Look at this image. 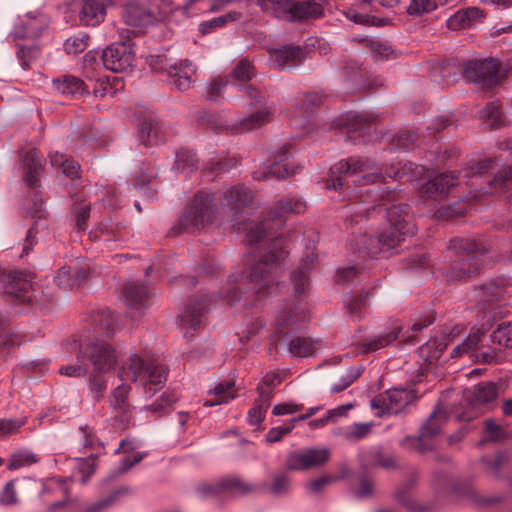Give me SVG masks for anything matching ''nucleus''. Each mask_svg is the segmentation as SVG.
I'll list each match as a JSON object with an SVG mask.
<instances>
[{
    "label": "nucleus",
    "mask_w": 512,
    "mask_h": 512,
    "mask_svg": "<svg viewBox=\"0 0 512 512\" xmlns=\"http://www.w3.org/2000/svg\"><path fill=\"white\" fill-rule=\"evenodd\" d=\"M438 6L436 0H410L406 12L410 16H422L423 14L433 12Z\"/></svg>",
    "instance_id": "obj_54"
},
{
    "label": "nucleus",
    "mask_w": 512,
    "mask_h": 512,
    "mask_svg": "<svg viewBox=\"0 0 512 512\" xmlns=\"http://www.w3.org/2000/svg\"><path fill=\"white\" fill-rule=\"evenodd\" d=\"M130 386H116L109 398L111 407L114 409H125L127 407Z\"/></svg>",
    "instance_id": "obj_60"
},
{
    "label": "nucleus",
    "mask_w": 512,
    "mask_h": 512,
    "mask_svg": "<svg viewBox=\"0 0 512 512\" xmlns=\"http://www.w3.org/2000/svg\"><path fill=\"white\" fill-rule=\"evenodd\" d=\"M288 243L286 237L274 236L269 243L268 251L259 260L250 264L249 274H245V279L257 285L260 275L261 280L267 285L271 279L278 276L281 264L289 254Z\"/></svg>",
    "instance_id": "obj_12"
},
{
    "label": "nucleus",
    "mask_w": 512,
    "mask_h": 512,
    "mask_svg": "<svg viewBox=\"0 0 512 512\" xmlns=\"http://www.w3.org/2000/svg\"><path fill=\"white\" fill-rule=\"evenodd\" d=\"M252 199V192L240 184L223 192L198 190L185 205L182 216L169 234L178 236L183 232H198L212 224L222 213L232 216V221L238 225V216L250 206Z\"/></svg>",
    "instance_id": "obj_2"
},
{
    "label": "nucleus",
    "mask_w": 512,
    "mask_h": 512,
    "mask_svg": "<svg viewBox=\"0 0 512 512\" xmlns=\"http://www.w3.org/2000/svg\"><path fill=\"white\" fill-rule=\"evenodd\" d=\"M35 275L28 271H14L7 276L5 296L14 304H28L33 297Z\"/></svg>",
    "instance_id": "obj_19"
},
{
    "label": "nucleus",
    "mask_w": 512,
    "mask_h": 512,
    "mask_svg": "<svg viewBox=\"0 0 512 512\" xmlns=\"http://www.w3.org/2000/svg\"><path fill=\"white\" fill-rule=\"evenodd\" d=\"M22 180L31 190L40 187V178L45 169L42 153L37 148L21 149L19 151Z\"/></svg>",
    "instance_id": "obj_20"
},
{
    "label": "nucleus",
    "mask_w": 512,
    "mask_h": 512,
    "mask_svg": "<svg viewBox=\"0 0 512 512\" xmlns=\"http://www.w3.org/2000/svg\"><path fill=\"white\" fill-rule=\"evenodd\" d=\"M293 146L286 143L273 155L272 163L264 171H254L252 177L256 181L269 178L284 179L296 173V169L290 163L285 162L292 155Z\"/></svg>",
    "instance_id": "obj_23"
},
{
    "label": "nucleus",
    "mask_w": 512,
    "mask_h": 512,
    "mask_svg": "<svg viewBox=\"0 0 512 512\" xmlns=\"http://www.w3.org/2000/svg\"><path fill=\"white\" fill-rule=\"evenodd\" d=\"M90 36L85 32H79L64 42V50L67 54L82 53L89 45Z\"/></svg>",
    "instance_id": "obj_50"
},
{
    "label": "nucleus",
    "mask_w": 512,
    "mask_h": 512,
    "mask_svg": "<svg viewBox=\"0 0 512 512\" xmlns=\"http://www.w3.org/2000/svg\"><path fill=\"white\" fill-rule=\"evenodd\" d=\"M237 386H214L208 391V397L204 400L205 406H216L228 403L237 396Z\"/></svg>",
    "instance_id": "obj_42"
},
{
    "label": "nucleus",
    "mask_w": 512,
    "mask_h": 512,
    "mask_svg": "<svg viewBox=\"0 0 512 512\" xmlns=\"http://www.w3.org/2000/svg\"><path fill=\"white\" fill-rule=\"evenodd\" d=\"M435 314L428 311L422 314L406 332L402 331V327H394L389 332H385L376 337L367 338L358 344L359 352L367 354L384 348L395 340L400 339L403 343L415 345L420 341L419 333L435 322Z\"/></svg>",
    "instance_id": "obj_11"
},
{
    "label": "nucleus",
    "mask_w": 512,
    "mask_h": 512,
    "mask_svg": "<svg viewBox=\"0 0 512 512\" xmlns=\"http://www.w3.org/2000/svg\"><path fill=\"white\" fill-rule=\"evenodd\" d=\"M496 386H472L463 390L460 396L453 387L444 390L435 410L421 426L419 436L405 437L401 446L423 454L435 448L434 438L441 433L448 420L469 422L490 409L497 397Z\"/></svg>",
    "instance_id": "obj_1"
},
{
    "label": "nucleus",
    "mask_w": 512,
    "mask_h": 512,
    "mask_svg": "<svg viewBox=\"0 0 512 512\" xmlns=\"http://www.w3.org/2000/svg\"><path fill=\"white\" fill-rule=\"evenodd\" d=\"M91 322L95 325V331L105 336H113L116 328V319L108 309L98 310L91 314Z\"/></svg>",
    "instance_id": "obj_39"
},
{
    "label": "nucleus",
    "mask_w": 512,
    "mask_h": 512,
    "mask_svg": "<svg viewBox=\"0 0 512 512\" xmlns=\"http://www.w3.org/2000/svg\"><path fill=\"white\" fill-rule=\"evenodd\" d=\"M168 368L156 359H146L138 354L131 355L118 371L122 384H164L167 381Z\"/></svg>",
    "instance_id": "obj_10"
},
{
    "label": "nucleus",
    "mask_w": 512,
    "mask_h": 512,
    "mask_svg": "<svg viewBox=\"0 0 512 512\" xmlns=\"http://www.w3.org/2000/svg\"><path fill=\"white\" fill-rule=\"evenodd\" d=\"M157 14V11L150 5L144 8L136 3H129L123 10V19L129 26H142L151 21V18Z\"/></svg>",
    "instance_id": "obj_34"
},
{
    "label": "nucleus",
    "mask_w": 512,
    "mask_h": 512,
    "mask_svg": "<svg viewBox=\"0 0 512 512\" xmlns=\"http://www.w3.org/2000/svg\"><path fill=\"white\" fill-rule=\"evenodd\" d=\"M498 159L496 157L486 158L471 162L464 170L463 177L472 179L468 195L460 198L451 204L438 208L434 217L438 220H452L464 216L468 209L483 201L489 194L494 192H507L512 187V165L500 169L493 178H487V174L495 169Z\"/></svg>",
    "instance_id": "obj_4"
},
{
    "label": "nucleus",
    "mask_w": 512,
    "mask_h": 512,
    "mask_svg": "<svg viewBox=\"0 0 512 512\" xmlns=\"http://www.w3.org/2000/svg\"><path fill=\"white\" fill-rule=\"evenodd\" d=\"M250 265L245 268L241 273L232 274L230 276L229 282L231 284V288L225 293L223 299L230 306L234 305L237 302H240L244 298L245 305L250 303V299H252L251 305H256V302L260 301L261 298L267 296L271 293V289L274 284L278 285V282L275 280L282 274V269L278 272V276L271 279V281L266 285L261 280V276L259 275L258 283L255 285L253 282H249L248 279H245V274H249Z\"/></svg>",
    "instance_id": "obj_13"
},
{
    "label": "nucleus",
    "mask_w": 512,
    "mask_h": 512,
    "mask_svg": "<svg viewBox=\"0 0 512 512\" xmlns=\"http://www.w3.org/2000/svg\"><path fill=\"white\" fill-rule=\"evenodd\" d=\"M456 328L449 331L443 330L439 334L432 336L426 343L418 348L419 357L424 361L418 368L415 380L411 384H420L424 381H431L428 373L431 365L435 363L443 354L447 346L453 342Z\"/></svg>",
    "instance_id": "obj_14"
},
{
    "label": "nucleus",
    "mask_w": 512,
    "mask_h": 512,
    "mask_svg": "<svg viewBox=\"0 0 512 512\" xmlns=\"http://www.w3.org/2000/svg\"><path fill=\"white\" fill-rule=\"evenodd\" d=\"M309 321V313L302 302L293 306H285L279 313L274 331L271 335L272 343L277 347L285 344L288 353L293 358H309L316 354L321 341L309 336L294 335Z\"/></svg>",
    "instance_id": "obj_6"
},
{
    "label": "nucleus",
    "mask_w": 512,
    "mask_h": 512,
    "mask_svg": "<svg viewBox=\"0 0 512 512\" xmlns=\"http://www.w3.org/2000/svg\"><path fill=\"white\" fill-rule=\"evenodd\" d=\"M89 271L78 265H65L59 268L54 281L64 290L79 288L88 278Z\"/></svg>",
    "instance_id": "obj_31"
},
{
    "label": "nucleus",
    "mask_w": 512,
    "mask_h": 512,
    "mask_svg": "<svg viewBox=\"0 0 512 512\" xmlns=\"http://www.w3.org/2000/svg\"><path fill=\"white\" fill-rule=\"evenodd\" d=\"M481 117L490 123L492 128H499L504 124L501 103L491 101L486 104L481 112Z\"/></svg>",
    "instance_id": "obj_49"
},
{
    "label": "nucleus",
    "mask_w": 512,
    "mask_h": 512,
    "mask_svg": "<svg viewBox=\"0 0 512 512\" xmlns=\"http://www.w3.org/2000/svg\"><path fill=\"white\" fill-rule=\"evenodd\" d=\"M40 49L36 45L20 46L17 50V58L24 70L31 68L32 63L38 57Z\"/></svg>",
    "instance_id": "obj_58"
},
{
    "label": "nucleus",
    "mask_w": 512,
    "mask_h": 512,
    "mask_svg": "<svg viewBox=\"0 0 512 512\" xmlns=\"http://www.w3.org/2000/svg\"><path fill=\"white\" fill-rule=\"evenodd\" d=\"M325 95L321 92H309L303 95L298 104L299 112L303 117L312 115L324 102Z\"/></svg>",
    "instance_id": "obj_47"
},
{
    "label": "nucleus",
    "mask_w": 512,
    "mask_h": 512,
    "mask_svg": "<svg viewBox=\"0 0 512 512\" xmlns=\"http://www.w3.org/2000/svg\"><path fill=\"white\" fill-rule=\"evenodd\" d=\"M274 110L271 107H265L248 117L241 120L239 126L235 128L239 131L246 132L261 127L264 123L270 120Z\"/></svg>",
    "instance_id": "obj_44"
},
{
    "label": "nucleus",
    "mask_w": 512,
    "mask_h": 512,
    "mask_svg": "<svg viewBox=\"0 0 512 512\" xmlns=\"http://www.w3.org/2000/svg\"><path fill=\"white\" fill-rule=\"evenodd\" d=\"M306 209V203L298 197H286L277 201L269 210L268 216L254 227L248 229L246 242L254 245L272 237L286 222L289 213L300 214Z\"/></svg>",
    "instance_id": "obj_8"
},
{
    "label": "nucleus",
    "mask_w": 512,
    "mask_h": 512,
    "mask_svg": "<svg viewBox=\"0 0 512 512\" xmlns=\"http://www.w3.org/2000/svg\"><path fill=\"white\" fill-rule=\"evenodd\" d=\"M271 386H257L259 396L262 399V402L253 408H251L248 412V422L251 425L260 424L265 416V413L270 405V398L272 395Z\"/></svg>",
    "instance_id": "obj_40"
},
{
    "label": "nucleus",
    "mask_w": 512,
    "mask_h": 512,
    "mask_svg": "<svg viewBox=\"0 0 512 512\" xmlns=\"http://www.w3.org/2000/svg\"><path fill=\"white\" fill-rule=\"evenodd\" d=\"M150 296L148 286L142 282L130 281L122 288V297L129 309L146 310L150 306Z\"/></svg>",
    "instance_id": "obj_28"
},
{
    "label": "nucleus",
    "mask_w": 512,
    "mask_h": 512,
    "mask_svg": "<svg viewBox=\"0 0 512 512\" xmlns=\"http://www.w3.org/2000/svg\"><path fill=\"white\" fill-rule=\"evenodd\" d=\"M489 245L481 239L455 237L449 241L451 264L446 272L450 281L462 280L478 274L483 266L482 256Z\"/></svg>",
    "instance_id": "obj_7"
},
{
    "label": "nucleus",
    "mask_w": 512,
    "mask_h": 512,
    "mask_svg": "<svg viewBox=\"0 0 512 512\" xmlns=\"http://www.w3.org/2000/svg\"><path fill=\"white\" fill-rule=\"evenodd\" d=\"M500 67V62L494 58L471 60L465 64L463 77L467 82L488 90L499 84Z\"/></svg>",
    "instance_id": "obj_16"
},
{
    "label": "nucleus",
    "mask_w": 512,
    "mask_h": 512,
    "mask_svg": "<svg viewBox=\"0 0 512 512\" xmlns=\"http://www.w3.org/2000/svg\"><path fill=\"white\" fill-rule=\"evenodd\" d=\"M52 88L60 95L80 98L90 92L84 81L71 74H62L52 79Z\"/></svg>",
    "instance_id": "obj_30"
},
{
    "label": "nucleus",
    "mask_w": 512,
    "mask_h": 512,
    "mask_svg": "<svg viewBox=\"0 0 512 512\" xmlns=\"http://www.w3.org/2000/svg\"><path fill=\"white\" fill-rule=\"evenodd\" d=\"M484 334L480 329H477L471 333L462 343L456 345L451 354V358H458L465 354L469 357H476L477 360L491 364L496 362L497 353L493 349H484L483 347L476 348L480 342L481 335Z\"/></svg>",
    "instance_id": "obj_27"
},
{
    "label": "nucleus",
    "mask_w": 512,
    "mask_h": 512,
    "mask_svg": "<svg viewBox=\"0 0 512 512\" xmlns=\"http://www.w3.org/2000/svg\"><path fill=\"white\" fill-rule=\"evenodd\" d=\"M291 374L289 368H275L264 375L260 384H281L282 382L288 381Z\"/></svg>",
    "instance_id": "obj_62"
},
{
    "label": "nucleus",
    "mask_w": 512,
    "mask_h": 512,
    "mask_svg": "<svg viewBox=\"0 0 512 512\" xmlns=\"http://www.w3.org/2000/svg\"><path fill=\"white\" fill-rule=\"evenodd\" d=\"M177 399L178 395L175 390L168 389L164 391L154 403L150 404L148 409L156 413L165 412L177 401Z\"/></svg>",
    "instance_id": "obj_57"
},
{
    "label": "nucleus",
    "mask_w": 512,
    "mask_h": 512,
    "mask_svg": "<svg viewBox=\"0 0 512 512\" xmlns=\"http://www.w3.org/2000/svg\"><path fill=\"white\" fill-rule=\"evenodd\" d=\"M90 212V204L81 202L73 206L77 231L84 232L87 229Z\"/></svg>",
    "instance_id": "obj_59"
},
{
    "label": "nucleus",
    "mask_w": 512,
    "mask_h": 512,
    "mask_svg": "<svg viewBox=\"0 0 512 512\" xmlns=\"http://www.w3.org/2000/svg\"><path fill=\"white\" fill-rule=\"evenodd\" d=\"M460 174L444 172L433 177L418 187V193L425 200L441 201L458 190Z\"/></svg>",
    "instance_id": "obj_18"
},
{
    "label": "nucleus",
    "mask_w": 512,
    "mask_h": 512,
    "mask_svg": "<svg viewBox=\"0 0 512 512\" xmlns=\"http://www.w3.org/2000/svg\"><path fill=\"white\" fill-rule=\"evenodd\" d=\"M39 462L36 454L28 449H19L14 451L8 458L7 469L16 471L24 467L31 466Z\"/></svg>",
    "instance_id": "obj_43"
},
{
    "label": "nucleus",
    "mask_w": 512,
    "mask_h": 512,
    "mask_svg": "<svg viewBox=\"0 0 512 512\" xmlns=\"http://www.w3.org/2000/svg\"><path fill=\"white\" fill-rule=\"evenodd\" d=\"M477 12L478 9L476 8H468L466 10L457 11L447 20L448 28L456 30L470 26L471 20Z\"/></svg>",
    "instance_id": "obj_52"
},
{
    "label": "nucleus",
    "mask_w": 512,
    "mask_h": 512,
    "mask_svg": "<svg viewBox=\"0 0 512 512\" xmlns=\"http://www.w3.org/2000/svg\"><path fill=\"white\" fill-rule=\"evenodd\" d=\"M96 467V457L90 455L87 458L77 459V468L82 474V483H86L88 479L94 474Z\"/></svg>",
    "instance_id": "obj_64"
},
{
    "label": "nucleus",
    "mask_w": 512,
    "mask_h": 512,
    "mask_svg": "<svg viewBox=\"0 0 512 512\" xmlns=\"http://www.w3.org/2000/svg\"><path fill=\"white\" fill-rule=\"evenodd\" d=\"M256 75V68L247 58L237 62L233 70L228 75V81L234 85L245 87Z\"/></svg>",
    "instance_id": "obj_38"
},
{
    "label": "nucleus",
    "mask_w": 512,
    "mask_h": 512,
    "mask_svg": "<svg viewBox=\"0 0 512 512\" xmlns=\"http://www.w3.org/2000/svg\"><path fill=\"white\" fill-rule=\"evenodd\" d=\"M427 172L424 165L409 161L392 162L385 166L383 172V168L369 158L350 156L330 167L324 188L338 191L343 200H350V179L356 186L382 182L385 176L400 182H413L421 179Z\"/></svg>",
    "instance_id": "obj_3"
},
{
    "label": "nucleus",
    "mask_w": 512,
    "mask_h": 512,
    "mask_svg": "<svg viewBox=\"0 0 512 512\" xmlns=\"http://www.w3.org/2000/svg\"><path fill=\"white\" fill-rule=\"evenodd\" d=\"M195 72L196 66L187 59L170 65L167 69L170 83L179 91H185L191 87Z\"/></svg>",
    "instance_id": "obj_32"
},
{
    "label": "nucleus",
    "mask_w": 512,
    "mask_h": 512,
    "mask_svg": "<svg viewBox=\"0 0 512 512\" xmlns=\"http://www.w3.org/2000/svg\"><path fill=\"white\" fill-rule=\"evenodd\" d=\"M411 386H392L384 393L375 396L371 402V409L378 417L385 414H397L416 399V391Z\"/></svg>",
    "instance_id": "obj_15"
},
{
    "label": "nucleus",
    "mask_w": 512,
    "mask_h": 512,
    "mask_svg": "<svg viewBox=\"0 0 512 512\" xmlns=\"http://www.w3.org/2000/svg\"><path fill=\"white\" fill-rule=\"evenodd\" d=\"M338 125L346 129L349 140L366 143V137L376 130V117L371 112H348L339 119Z\"/></svg>",
    "instance_id": "obj_17"
},
{
    "label": "nucleus",
    "mask_w": 512,
    "mask_h": 512,
    "mask_svg": "<svg viewBox=\"0 0 512 512\" xmlns=\"http://www.w3.org/2000/svg\"><path fill=\"white\" fill-rule=\"evenodd\" d=\"M509 461L510 456L506 451L498 452L494 457L485 456L482 458V462L496 477L501 476V469L504 468Z\"/></svg>",
    "instance_id": "obj_56"
},
{
    "label": "nucleus",
    "mask_w": 512,
    "mask_h": 512,
    "mask_svg": "<svg viewBox=\"0 0 512 512\" xmlns=\"http://www.w3.org/2000/svg\"><path fill=\"white\" fill-rule=\"evenodd\" d=\"M269 59L275 68L283 70L302 64L304 53L300 46L284 45L269 50Z\"/></svg>",
    "instance_id": "obj_29"
},
{
    "label": "nucleus",
    "mask_w": 512,
    "mask_h": 512,
    "mask_svg": "<svg viewBox=\"0 0 512 512\" xmlns=\"http://www.w3.org/2000/svg\"><path fill=\"white\" fill-rule=\"evenodd\" d=\"M70 478H51L48 479L43 488V497L47 494H55L59 496V499L49 504V510H55L62 507L68 501V482Z\"/></svg>",
    "instance_id": "obj_36"
},
{
    "label": "nucleus",
    "mask_w": 512,
    "mask_h": 512,
    "mask_svg": "<svg viewBox=\"0 0 512 512\" xmlns=\"http://www.w3.org/2000/svg\"><path fill=\"white\" fill-rule=\"evenodd\" d=\"M242 14L238 11H230L226 14L202 21L199 24L198 31L202 36L214 32L217 28L224 27L230 22H235L241 18Z\"/></svg>",
    "instance_id": "obj_41"
},
{
    "label": "nucleus",
    "mask_w": 512,
    "mask_h": 512,
    "mask_svg": "<svg viewBox=\"0 0 512 512\" xmlns=\"http://www.w3.org/2000/svg\"><path fill=\"white\" fill-rule=\"evenodd\" d=\"M210 298L202 296L200 298H190L184 309L179 315L180 325L185 329L186 334L202 328L204 325V316L209 310Z\"/></svg>",
    "instance_id": "obj_24"
},
{
    "label": "nucleus",
    "mask_w": 512,
    "mask_h": 512,
    "mask_svg": "<svg viewBox=\"0 0 512 512\" xmlns=\"http://www.w3.org/2000/svg\"><path fill=\"white\" fill-rule=\"evenodd\" d=\"M157 175L156 168L151 166L150 162H143L139 174L134 178V187L140 190L144 189Z\"/></svg>",
    "instance_id": "obj_55"
},
{
    "label": "nucleus",
    "mask_w": 512,
    "mask_h": 512,
    "mask_svg": "<svg viewBox=\"0 0 512 512\" xmlns=\"http://www.w3.org/2000/svg\"><path fill=\"white\" fill-rule=\"evenodd\" d=\"M103 67L102 51L91 50L84 55L83 69L85 76L90 80H100L98 71Z\"/></svg>",
    "instance_id": "obj_45"
},
{
    "label": "nucleus",
    "mask_w": 512,
    "mask_h": 512,
    "mask_svg": "<svg viewBox=\"0 0 512 512\" xmlns=\"http://www.w3.org/2000/svg\"><path fill=\"white\" fill-rule=\"evenodd\" d=\"M330 458L327 448H310L288 455L286 466L290 470H308L325 464Z\"/></svg>",
    "instance_id": "obj_26"
},
{
    "label": "nucleus",
    "mask_w": 512,
    "mask_h": 512,
    "mask_svg": "<svg viewBox=\"0 0 512 512\" xmlns=\"http://www.w3.org/2000/svg\"><path fill=\"white\" fill-rule=\"evenodd\" d=\"M255 486L242 481L237 476H226L215 483H205L198 487L202 496H240L254 491Z\"/></svg>",
    "instance_id": "obj_22"
},
{
    "label": "nucleus",
    "mask_w": 512,
    "mask_h": 512,
    "mask_svg": "<svg viewBox=\"0 0 512 512\" xmlns=\"http://www.w3.org/2000/svg\"><path fill=\"white\" fill-rule=\"evenodd\" d=\"M90 234L95 238L104 237L105 241L118 240L120 238L119 224L114 226L110 219L102 221Z\"/></svg>",
    "instance_id": "obj_53"
},
{
    "label": "nucleus",
    "mask_w": 512,
    "mask_h": 512,
    "mask_svg": "<svg viewBox=\"0 0 512 512\" xmlns=\"http://www.w3.org/2000/svg\"><path fill=\"white\" fill-rule=\"evenodd\" d=\"M198 158L196 153L189 149H180L176 152L174 167L178 171L190 174L198 169Z\"/></svg>",
    "instance_id": "obj_46"
},
{
    "label": "nucleus",
    "mask_w": 512,
    "mask_h": 512,
    "mask_svg": "<svg viewBox=\"0 0 512 512\" xmlns=\"http://www.w3.org/2000/svg\"><path fill=\"white\" fill-rule=\"evenodd\" d=\"M504 293L505 285L502 280L486 281L475 290L478 308L485 311L487 307L490 306L489 314H491L494 319L505 317L507 311L504 306H493V303L503 297Z\"/></svg>",
    "instance_id": "obj_21"
},
{
    "label": "nucleus",
    "mask_w": 512,
    "mask_h": 512,
    "mask_svg": "<svg viewBox=\"0 0 512 512\" xmlns=\"http://www.w3.org/2000/svg\"><path fill=\"white\" fill-rule=\"evenodd\" d=\"M385 211L389 226L379 235L359 233L349 239V249L359 258H376L398 247L406 236L415 234L414 225L407 220V204H392Z\"/></svg>",
    "instance_id": "obj_5"
},
{
    "label": "nucleus",
    "mask_w": 512,
    "mask_h": 512,
    "mask_svg": "<svg viewBox=\"0 0 512 512\" xmlns=\"http://www.w3.org/2000/svg\"><path fill=\"white\" fill-rule=\"evenodd\" d=\"M493 344L512 349V323L503 322L490 335Z\"/></svg>",
    "instance_id": "obj_48"
},
{
    "label": "nucleus",
    "mask_w": 512,
    "mask_h": 512,
    "mask_svg": "<svg viewBox=\"0 0 512 512\" xmlns=\"http://www.w3.org/2000/svg\"><path fill=\"white\" fill-rule=\"evenodd\" d=\"M369 295L365 291H361L359 294L353 296L348 305L347 311L352 316H361L362 310L366 307Z\"/></svg>",
    "instance_id": "obj_63"
},
{
    "label": "nucleus",
    "mask_w": 512,
    "mask_h": 512,
    "mask_svg": "<svg viewBox=\"0 0 512 512\" xmlns=\"http://www.w3.org/2000/svg\"><path fill=\"white\" fill-rule=\"evenodd\" d=\"M317 254L313 251H307L301 259L299 267L291 273V282L295 289L296 297L302 296L309 286V273L313 269Z\"/></svg>",
    "instance_id": "obj_33"
},
{
    "label": "nucleus",
    "mask_w": 512,
    "mask_h": 512,
    "mask_svg": "<svg viewBox=\"0 0 512 512\" xmlns=\"http://www.w3.org/2000/svg\"><path fill=\"white\" fill-rule=\"evenodd\" d=\"M134 52L125 43H116L102 50L103 67L115 73L126 71L132 67Z\"/></svg>",
    "instance_id": "obj_25"
},
{
    "label": "nucleus",
    "mask_w": 512,
    "mask_h": 512,
    "mask_svg": "<svg viewBox=\"0 0 512 512\" xmlns=\"http://www.w3.org/2000/svg\"><path fill=\"white\" fill-rule=\"evenodd\" d=\"M418 140V134L414 131H402L399 132L392 140L393 145L396 148L409 150L412 148Z\"/></svg>",
    "instance_id": "obj_61"
},
{
    "label": "nucleus",
    "mask_w": 512,
    "mask_h": 512,
    "mask_svg": "<svg viewBox=\"0 0 512 512\" xmlns=\"http://www.w3.org/2000/svg\"><path fill=\"white\" fill-rule=\"evenodd\" d=\"M139 138L143 145L150 147L163 143L166 135L160 123L150 118L140 124Z\"/></svg>",
    "instance_id": "obj_35"
},
{
    "label": "nucleus",
    "mask_w": 512,
    "mask_h": 512,
    "mask_svg": "<svg viewBox=\"0 0 512 512\" xmlns=\"http://www.w3.org/2000/svg\"><path fill=\"white\" fill-rule=\"evenodd\" d=\"M373 423H353L342 432L343 437L349 441H359L367 437L372 431Z\"/></svg>",
    "instance_id": "obj_51"
},
{
    "label": "nucleus",
    "mask_w": 512,
    "mask_h": 512,
    "mask_svg": "<svg viewBox=\"0 0 512 512\" xmlns=\"http://www.w3.org/2000/svg\"><path fill=\"white\" fill-rule=\"evenodd\" d=\"M78 362H85L91 368V384H101L102 376L114 370L117 353L105 341L84 342L76 345Z\"/></svg>",
    "instance_id": "obj_9"
},
{
    "label": "nucleus",
    "mask_w": 512,
    "mask_h": 512,
    "mask_svg": "<svg viewBox=\"0 0 512 512\" xmlns=\"http://www.w3.org/2000/svg\"><path fill=\"white\" fill-rule=\"evenodd\" d=\"M105 14V7L99 0H84L79 16L84 25L96 26L104 20Z\"/></svg>",
    "instance_id": "obj_37"
}]
</instances>
